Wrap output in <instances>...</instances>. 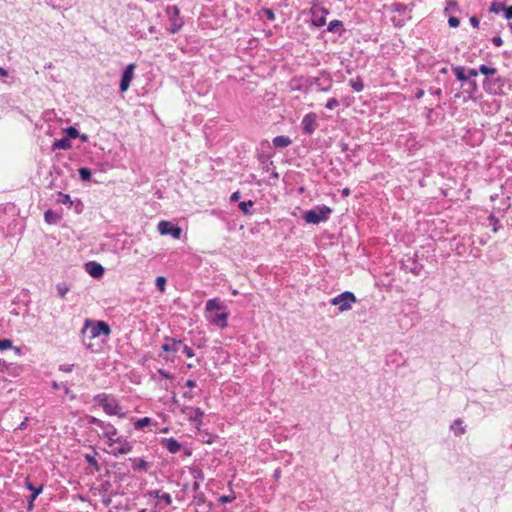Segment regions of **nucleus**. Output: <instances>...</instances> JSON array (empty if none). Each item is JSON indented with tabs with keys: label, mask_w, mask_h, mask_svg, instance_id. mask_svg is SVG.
Returning a JSON list of instances; mask_svg holds the SVG:
<instances>
[{
	"label": "nucleus",
	"mask_w": 512,
	"mask_h": 512,
	"mask_svg": "<svg viewBox=\"0 0 512 512\" xmlns=\"http://www.w3.org/2000/svg\"><path fill=\"white\" fill-rule=\"evenodd\" d=\"M503 16L507 20H512V6H507L504 10Z\"/></svg>",
	"instance_id": "51"
},
{
	"label": "nucleus",
	"mask_w": 512,
	"mask_h": 512,
	"mask_svg": "<svg viewBox=\"0 0 512 512\" xmlns=\"http://www.w3.org/2000/svg\"><path fill=\"white\" fill-rule=\"evenodd\" d=\"M134 69H135L134 64H129L124 69L122 76H121L120 86H119L120 92H126L128 90L130 83L134 77Z\"/></svg>",
	"instance_id": "11"
},
{
	"label": "nucleus",
	"mask_w": 512,
	"mask_h": 512,
	"mask_svg": "<svg viewBox=\"0 0 512 512\" xmlns=\"http://www.w3.org/2000/svg\"><path fill=\"white\" fill-rule=\"evenodd\" d=\"M205 317L210 324L220 328L228 326L229 313L219 298L209 299L205 304Z\"/></svg>",
	"instance_id": "1"
},
{
	"label": "nucleus",
	"mask_w": 512,
	"mask_h": 512,
	"mask_svg": "<svg viewBox=\"0 0 512 512\" xmlns=\"http://www.w3.org/2000/svg\"><path fill=\"white\" fill-rule=\"evenodd\" d=\"M12 347V341L10 339H0V350H6Z\"/></svg>",
	"instance_id": "45"
},
{
	"label": "nucleus",
	"mask_w": 512,
	"mask_h": 512,
	"mask_svg": "<svg viewBox=\"0 0 512 512\" xmlns=\"http://www.w3.org/2000/svg\"><path fill=\"white\" fill-rule=\"evenodd\" d=\"M507 8V6L505 5L504 2H500V1H493L490 6H489V9L488 11L491 12V13H494V14H502L504 13V10Z\"/></svg>",
	"instance_id": "24"
},
{
	"label": "nucleus",
	"mask_w": 512,
	"mask_h": 512,
	"mask_svg": "<svg viewBox=\"0 0 512 512\" xmlns=\"http://www.w3.org/2000/svg\"><path fill=\"white\" fill-rule=\"evenodd\" d=\"M82 207H83V204L80 200H76V205H75V209L78 213H80L82 211Z\"/></svg>",
	"instance_id": "62"
},
{
	"label": "nucleus",
	"mask_w": 512,
	"mask_h": 512,
	"mask_svg": "<svg viewBox=\"0 0 512 512\" xmlns=\"http://www.w3.org/2000/svg\"><path fill=\"white\" fill-rule=\"evenodd\" d=\"M111 487L112 485L109 481H104L100 484L98 490L105 495L111 493Z\"/></svg>",
	"instance_id": "41"
},
{
	"label": "nucleus",
	"mask_w": 512,
	"mask_h": 512,
	"mask_svg": "<svg viewBox=\"0 0 512 512\" xmlns=\"http://www.w3.org/2000/svg\"><path fill=\"white\" fill-rule=\"evenodd\" d=\"M281 477V470L280 468H277L274 473H273V478L274 479H279Z\"/></svg>",
	"instance_id": "64"
},
{
	"label": "nucleus",
	"mask_w": 512,
	"mask_h": 512,
	"mask_svg": "<svg viewBox=\"0 0 512 512\" xmlns=\"http://www.w3.org/2000/svg\"><path fill=\"white\" fill-rule=\"evenodd\" d=\"M58 202L59 203H62V204H71L73 205V201L71 200V197L70 195L68 194H63L61 192H59V199H58Z\"/></svg>",
	"instance_id": "43"
},
{
	"label": "nucleus",
	"mask_w": 512,
	"mask_h": 512,
	"mask_svg": "<svg viewBox=\"0 0 512 512\" xmlns=\"http://www.w3.org/2000/svg\"><path fill=\"white\" fill-rule=\"evenodd\" d=\"M470 24L475 27V28H478L479 27V24H480V21L479 19L476 17V16H472L470 18Z\"/></svg>",
	"instance_id": "57"
},
{
	"label": "nucleus",
	"mask_w": 512,
	"mask_h": 512,
	"mask_svg": "<svg viewBox=\"0 0 512 512\" xmlns=\"http://www.w3.org/2000/svg\"><path fill=\"white\" fill-rule=\"evenodd\" d=\"M488 221H489L490 225L492 226V231L494 233H497L500 229L499 219L495 215L491 214L488 217Z\"/></svg>",
	"instance_id": "33"
},
{
	"label": "nucleus",
	"mask_w": 512,
	"mask_h": 512,
	"mask_svg": "<svg viewBox=\"0 0 512 512\" xmlns=\"http://www.w3.org/2000/svg\"><path fill=\"white\" fill-rule=\"evenodd\" d=\"M182 412L188 415L189 421H191L197 428H199L203 421L204 412L200 408L185 407Z\"/></svg>",
	"instance_id": "13"
},
{
	"label": "nucleus",
	"mask_w": 512,
	"mask_h": 512,
	"mask_svg": "<svg viewBox=\"0 0 512 512\" xmlns=\"http://www.w3.org/2000/svg\"><path fill=\"white\" fill-rule=\"evenodd\" d=\"M93 401L102 407L107 415H116L120 418L125 417L122 408L115 396L107 393H99L93 397Z\"/></svg>",
	"instance_id": "2"
},
{
	"label": "nucleus",
	"mask_w": 512,
	"mask_h": 512,
	"mask_svg": "<svg viewBox=\"0 0 512 512\" xmlns=\"http://www.w3.org/2000/svg\"><path fill=\"white\" fill-rule=\"evenodd\" d=\"M312 14V24L316 27H322L326 23V16L328 14V10L324 7H313L311 9Z\"/></svg>",
	"instance_id": "12"
},
{
	"label": "nucleus",
	"mask_w": 512,
	"mask_h": 512,
	"mask_svg": "<svg viewBox=\"0 0 512 512\" xmlns=\"http://www.w3.org/2000/svg\"><path fill=\"white\" fill-rule=\"evenodd\" d=\"M29 418L25 417L24 420L18 425L17 429L25 430L28 427Z\"/></svg>",
	"instance_id": "55"
},
{
	"label": "nucleus",
	"mask_w": 512,
	"mask_h": 512,
	"mask_svg": "<svg viewBox=\"0 0 512 512\" xmlns=\"http://www.w3.org/2000/svg\"><path fill=\"white\" fill-rule=\"evenodd\" d=\"M241 197V193L240 191H235L234 193H232V195L230 196V201L231 202H237Z\"/></svg>",
	"instance_id": "56"
},
{
	"label": "nucleus",
	"mask_w": 512,
	"mask_h": 512,
	"mask_svg": "<svg viewBox=\"0 0 512 512\" xmlns=\"http://www.w3.org/2000/svg\"><path fill=\"white\" fill-rule=\"evenodd\" d=\"M235 498V493L232 491L230 495H222L219 498V502L222 504L231 503L233 500H235Z\"/></svg>",
	"instance_id": "42"
},
{
	"label": "nucleus",
	"mask_w": 512,
	"mask_h": 512,
	"mask_svg": "<svg viewBox=\"0 0 512 512\" xmlns=\"http://www.w3.org/2000/svg\"><path fill=\"white\" fill-rule=\"evenodd\" d=\"M25 488L28 489L31 492H34V490H37V487H35L30 481L26 480L24 484Z\"/></svg>",
	"instance_id": "59"
},
{
	"label": "nucleus",
	"mask_w": 512,
	"mask_h": 512,
	"mask_svg": "<svg viewBox=\"0 0 512 512\" xmlns=\"http://www.w3.org/2000/svg\"><path fill=\"white\" fill-rule=\"evenodd\" d=\"M186 386H187L188 388H195V387L197 386V383H196V381H195V380L188 379V380L186 381Z\"/></svg>",
	"instance_id": "61"
},
{
	"label": "nucleus",
	"mask_w": 512,
	"mask_h": 512,
	"mask_svg": "<svg viewBox=\"0 0 512 512\" xmlns=\"http://www.w3.org/2000/svg\"><path fill=\"white\" fill-rule=\"evenodd\" d=\"M424 93H425V92H424V90H423V89H418V90L416 91V93H415V97H416L417 99H420V98H422V97L424 96Z\"/></svg>",
	"instance_id": "63"
},
{
	"label": "nucleus",
	"mask_w": 512,
	"mask_h": 512,
	"mask_svg": "<svg viewBox=\"0 0 512 512\" xmlns=\"http://www.w3.org/2000/svg\"><path fill=\"white\" fill-rule=\"evenodd\" d=\"M338 106H339V101H338L336 98H334V97L330 98V99L326 102V104H325V107H326L327 109H329V110H333V109H335V108H336V107H338Z\"/></svg>",
	"instance_id": "44"
},
{
	"label": "nucleus",
	"mask_w": 512,
	"mask_h": 512,
	"mask_svg": "<svg viewBox=\"0 0 512 512\" xmlns=\"http://www.w3.org/2000/svg\"><path fill=\"white\" fill-rule=\"evenodd\" d=\"M129 461L133 463L132 467L135 471H147L150 466L144 459L129 458Z\"/></svg>",
	"instance_id": "20"
},
{
	"label": "nucleus",
	"mask_w": 512,
	"mask_h": 512,
	"mask_svg": "<svg viewBox=\"0 0 512 512\" xmlns=\"http://www.w3.org/2000/svg\"><path fill=\"white\" fill-rule=\"evenodd\" d=\"M272 143L276 148H286L292 143V140L288 136L280 135L273 138Z\"/></svg>",
	"instance_id": "19"
},
{
	"label": "nucleus",
	"mask_w": 512,
	"mask_h": 512,
	"mask_svg": "<svg viewBox=\"0 0 512 512\" xmlns=\"http://www.w3.org/2000/svg\"><path fill=\"white\" fill-rule=\"evenodd\" d=\"M491 41L496 47H501L503 45V40L500 36L492 37Z\"/></svg>",
	"instance_id": "52"
},
{
	"label": "nucleus",
	"mask_w": 512,
	"mask_h": 512,
	"mask_svg": "<svg viewBox=\"0 0 512 512\" xmlns=\"http://www.w3.org/2000/svg\"><path fill=\"white\" fill-rule=\"evenodd\" d=\"M158 373H159V375H161L165 379H172V375L168 371H166L164 369H159Z\"/></svg>",
	"instance_id": "54"
},
{
	"label": "nucleus",
	"mask_w": 512,
	"mask_h": 512,
	"mask_svg": "<svg viewBox=\"0 0 512 512\" xmlns=\"http://www.w3.org/2000/svg\"><path fill=\"white\" fill-rule=\"evenodd\" d=\"M317 125V115L312 112L306 114L301 121L303 132L306 135H312L315 132Z\"/></svg>",
	"instance_id": "10"
},
{
	"label": "nucleus",
	"mask_w": 512,
	"mask_h": 512,
	"mask_svg": "<svg viewBox=\"0 0 512 512\" xmlns=\"http://www.w3.org/2000/svg\"><path fill=\"white\" fill-rule=\"evenodd\" d=\"M479 72L486 76H494L497 73V69L494 67L482 64L479 66Z\"/></svg>",
	"instance_id": "31"
},
{
	"label": "nucleus",
	"mask_w": 512,
	"mask_h": 512,
	"mask_svg": "<svg viewBox=\"0 0 512 512\" xmlns=\"http://www.w3.org/2000/svg\"><path fill=\"white\" fill-rule=\"evenodd\" d=\"M263 12H264V15L266 16V18L268 20H274L275 19V14H274L272 9L266 8V9L263 10Z\"/></svg>",
	"instance_id": "49"
},
{
	"label": "nucleus",
	"mask_w": 512,
	"mask_h": 512,
	"mask_svg": "<svg viewBox=\"0 0 512 512\" xmlns=\"http://www.w3.org/2000/svg\"><path fill=\"white\" fill-rule=\"evenodd\" d=\"M448 24L452 28H457L460 24V20L455 16H450L448 19Z\"/></svg>",
	"instance_id": "46"
},
{
	"label": "nucleus",
	"mask_w": 512,
	"mask_h": 512,
	"mask_svg": "<svg viewBox=\"0 0 512 512\" xmlns=\"http://www.w3.org/2000/svg\"><path fill=\"white\" fill-rule=\"evenodd\" d=\"M429 92L433 96H438V97L441 96V94H442V90L440 88H435V89L434 88H430Z\"/></svg>",
	"instance_id": "58"
},
{
	"label": "nucleus",
	"mask_w": 512,
	"mask_h": 512,
	"mask_svg": "<svg viewBox=\"0 0 512 512\" xmlns=\"http://www.w3.org/2000/svg\"><path fill=\"white\" fill-rule=\"evenodd\" d=\"M59 297L64 298L69 291V287L64 283H59L56 286Z\"/></svg>",
	"instance_id": "40"
},
{
	"label": "nucleus",
	"mask_w": 512,
	"mask_h": 512,
	"mask_svg": "<svg viewBox=\"0 0 512 512\" xmlns=\"http://www.w3.org/2000/svg\"><path fill=\"white\" fill-rule=\"evenodd\" d=\"M161 445L171 454H176L182 449V444L175 438L162 439Z\"/></svg>",
	"instance_id": "16"
},
{
	"label": "nucleus",
	"mask_w": 512,
	"mask_h": 512,
	"mask_svg": "<svg viewBox=\"0 0 512 512\" xmlns=\"http://www.w3.org/2000/svg\"><path fill=\"white\" fill-rule=\"evenodd\" d=\"M42 491H43V485H40L37 487V490H34V492L31 493V495L28 498V505H27L28 510L33 509L34 501Z\"/></svg>",
	"instance_id": "27"
},
{
	"label": "nucleus",
	"mask_w": 512,
	"mask_h": 512,
	"mask_svg": "<svg viewBox=\"0 0 512 512\" xmlns=\"http://www.w3.org/2000/svg\"><path fill=\"white\" fill-rule=\"evenodd\" d=\"M452 71L458 81L465 84L469 80V76H467L466 68L464 66H452Z\"/></svg>",
	"instance_id": "18"
},
{
	"label": "nucleus",
	"mask_w": 512,
	"mask_h": 512,
	"mask_svg": "<svg viewBox=\"0 0 512 512\" xmlns=\"http://www.w3.org/2000/svg\"><path fill=\"white\" fill-rule=\"evenodd\" d=\"M78 172H79V177L82 181H90L91 180L92 172L89 168L81 167L78 170Z\"/></svg>",
	"instance_id": "32"
},
{
	"label": "nucleus",
	"mask_w": 512,
	"mask_h": 512,
	"mask_svg": "<svg viewBox=\"0 0 512 512\" xmlns=\"http://www.w3.org/2000/svg\"><path fill=\"white\" fill-rule=\"evenodd\" d=\"M466 72H467V76H469V79H473L474 77H476L478 75L479 68L478 69H474V68L466 69Z\"/></svg>",
	"instance_id": "50"
},
{
	"label": "nucleus",
	"mask_w": 512,
	"mask_h": 512,
	"mask_svg": "<svg viewBox=\"0 0 512 512\" xmlns=\"http://www.w3.org/2000/svg\"><path fill=\"white\" fill-rule=\"evenodd\" d=\"M147 495L151 498L157 499V505H161L162 508L170 506L172 503L171 495L169 493L162 492L161 490H150L147 492Z\"/></svg>",
	"instance_id": "15"
},
{
	"label": "nucleus",
	"mask_w": 512,
	"mask_h": 512,
	"mask_svg": "<svg viewBox=\"0 0 512 512\" xmlns=\"http://www.w3.org/2000/svg\"><path fill=\"white\" fill-rule=\"evenodd\" d=\"M332 209L326 205L316 206L303 214V219L308 224H319L329 219Z\"/></svg>",
	"instance_id": "4"
},
{
	"label": "nucleus",
	"mask_w": 512,
	"mask_h": 512,
	"mask_svg": "<svg viewBox=\"0 0 512 512\" xmlns=\"http://www.w3.org/2000/svg\"><path fill=\"white\" fill-rule=\"evenodd\" d=\"M483 86L488 93L497 95L500 93L501 87L503 86V79L501 77L486 78L483 81Z\"/></svg>",
	"instance_id": "14"
},
{
	"label": "nucleus",
	"mask_w": 512,
	"mask_h": 512,
	"mask_svg": "<svg viewBox=\"0 0 512 512\" xmlns=\"http://www.w3.org/2000/svg\"><path fill=\"white\" fill-rule=\"evenodd\" d=\"M52 388L55 389V390L63 388L64 393L66 395L70 396L71 399L75 398V396L71 393V390L69 389V387L67 386L66 383H58L56 381H53L52 382Z\"/></svg>",
	"instance_id": "30"
},
{
	"label": "nucleus",
	"mask_w": 512,
	"mask_h": 512,
	"mask_svg": "<svg viewBox=\"0 0 512 512\" xmlns=\"http://www.w3.org/2000/svg\"><path fill=\"white\" fill-rule=\"evenodd\" d=\"M507 8V6L505 5L504 2H500V1H493L490 6H489V9L488 11L491 12V13H494V14H502L504 13V10Z\"/></svg>",
	"instance_id": "23"
},
{
	"label": "nucleus",
	"mask_w": 512,
	"mask_h": 512,
	"mask_svg": "<svg viewBox=\"0 0 512 512\" xmlns=\"http://www.w3.org/2000/svg\"><path fill=\"white\" fill-rule=\"evenodd\" d=\"M25 488L28 489L31 492H34V490H37V487H35L30 481L26 480L24 484Z\"/></svg>",
	"instance_id": "60"
},
{
	"label": "nucleus",
	"mask_w": 512,
	"mask_h": 512,
	"mask_svg": "<svg viewBox=\"0 0 512 512\" xmlns=\"http://www.w3.org/2000/svg\"><path fill=\"white\" fill-rule=\"evenodd\" d=\"M89 424L95 425L99 427L100 429H106V423L94 416H91L88 420Z\"/></svg>",
	"instance_id": "39"
},
{
	"label": "nucleus",
	"mask_w": 512,
	"mask_h": 512,
	"mask_svg": "<svg viewBox=\"0 0 512 512\" xmlns=\"http://www.w3.org/2000/svg\"><path fill=\"white\" fill-rule=\"evenodd\" d=\"M349 84L355 92H361L364 89V83L361 77H356L349 80Z\"/></svg>",
	"instance_id": "26"
},
{
	"label": "nucleus",
	"mask_w": 512,
	"mask_h": 512,
	"mask_svg": "<svg viewBox=\"0 0 512 512\" xmlns=\"http://www.w3.org/2000/svg\"><path fill=\"white\" fill-rule=\"evenodd\" d=\"M52 148L54 150H67L71 148V143L68 138H61L54 141Z\"/></svg>",
	"instance_id": "22"
},
{
	"label": "nucleus",
	"mask_w": 512,
	"mask_h": 512,
	"mask_svg": "<svg viewBox=\"0 0 512 512\" xmlns=\"http://www.w3.org/2000/svg\"><path fill=\"white\" fill-rule=\"evenodd\" d=\"M108 439L109 447H111V454L113 456L128 454L132 451V444L124 437H106Z\"/></svg>",
	"instance_id": "5"
},
{
	"label": "nucleus",
	"mask_w": 512,
	"mask_h": 512,
	"mask_svg": "<svg viewBox=\"0 0 512 512\" xmlns=\"http://www.w3.org/2000/svg\"><path fill=\"white\" fill-rule=\"evenodd\" d=\"M86 271L94 278H100L104 274V268L101 264L90 261L85 264Z\"/></svg>",
	"instance_id": "17"
},
{
	"label": "nucleus",
	"mask_w": 512,
	"mask_h": 512,
	"mask_svg": "<svg viewBox=\"0 0 512 512\" xmlns=\"http://www.w3.org/2000/svg\"><path fill=\"white\" fill-rule=\"evenodd\" d=\"M65 132H66V135H67L66 138H68L69 140L70 139H75L78 136H80L79 131L75 127H72V126L66 128Z\"/></svg>",
	"instance_id": "38"
},
{
	"label": "nucleus",
	"mask_w": 512,
	"mask_h": 512,
	"mask_svg": "<svg viewBox=\"0 0 512 512\" xmlns=\"http://www.w3.org/2000/svg\"><path fill=\"white\" fill-rule=\"evenodd\" d=\"M166 13L169 16L170 26L168 28L169 32L172 34H176L180 31L183 26V21L180 18V10L177 6H167Z\"/></svg>",
	"instance_id": "8"
},
{
	"label": "nucleus",
	"mask_w": 512,
	"mask_h": 512,
	"mask_svg": "<svg viewBox=\"0 0 512 512\" xmlns=\"http://www.w3.org/2000/svg\"><path fill=\"white\" fill-rule=\"evenodd\" d=\"M152 422L153 421L150 417L140 418L134 423V429L137 431H141L145 427L150 426Z\"/></svg>",
	"instance_id": "25"
},
{
	"label": "nucleus",
	"mask_w": 512,
	"mask_h": 512,
	"mask_svg": "<svg viewBox=\"0 0 512 512\" xmlns=\"http://www.w3.org/2000/svg\"><path fill=\"white\" fill-rule=\"evenodd\" d=\"M343 27V23L340 20H333L328 24L327 30L329 32H337Z\"/></svg>",
	"instance_id": "35"
},
{
	"label": "nucleus",
	"mask_w": 512,
	"mask_h": 512,
	"mask_svg": "<svg viewBox=\"0 0 512 512\" xmlns=\"http://www.w3.org/2000/svg\"><path fill=\"white\" fill-rule=\"evenodd\" d=\"M254 205V202L252 200H248V201H243V202H240L238 207L240 209V211L245 214V215H250L252 214L250 208Z\"/></svg>",
	"instance_id": "29"
},
{
	"label": "nucleus",
	"mask_w": 512,
	"mask_h": 512,
	"mask_svg": "<svg viewBox=\"0 0 512 512\" xmlns=\"http://www.w3.org/2000/svg\"><path fill=\"white\" fill-rule=\"evenodd\" d=\"M110 333V326L105 321L102 320L94 321L91 319H86L84 327L82 329L83 336L85 337L86 335H88L90 339H94L102 335L109 336Z\"/></svg>",
	"instance_id": "3"
},
{
	"label": "nucleus",
	"mask_w": 512,
	"mask_h": 512,
	"mask_svg": "<svg viewBox=\"0 0 512 512\" xmlns=\"http://www.w3.org/2000/svg\"><path fill=\"white\" fill-rule=\"evenodd\" d=\"M73 368H74V364H61L59 366V370L62 372H65V373L72 372Z\"/></svg>",
	"instance_id": "47"
},
{
	"label": "nucleus",
	"mask_w": 512,
	"mask_h": 512,
	"mask_svg": "<svg viewBox=\"0 0 512 512\" xmlns=\"http://www.w3.org/2000/svg\"><path fill=\"white\" fill-rule=\"evenodd\" d=\"M104 430V436L105 437H112L116 436L118 434L117 429L110 423H106V429Z\"/></svg>",
	"instance_id": "36"
},
{
	"label": "nucleus",
	"mask_w": 512,
	"mask_h": 512,
	"mask_svg": "<svg viewBox=\"0 0 512 512\" xmlns=\"http://www.w3.org/2000/svg\"><path fill=\"white\" fill-rule=\"evenodd\" d=\"M158 231L161 235H171L174 239H179L182 234L180 227L164 220L159 222Z\"/></svg>",
	"instance_id": "9"
},
{
	"label": "nucleus",
	"mask_w": 512,
	"mask_h": 512,
	"mask_svg": "<svg viewBox=\"0 0 512 512\" xmlns=\"http://www.w3.org/2000/svg\"><path fill=\"white\" fill-rule=\"evenodd\" d=\"M161 349L165 352L177 353L180 349L188 357L192 358L195 354L194 351L181 340L166 337L165 342L162 344Z\"/></svg>",
	"instance_id": "6"
},
{
	"label": "nucleus",
	"mask_w": 512,
	"mask_h": 512,
	"mask_svg": "<svg viewBox=\"0 0 512 512\" xmlns=\"http://www.w3.org/2000/svg\"><path fill=\"white\" fill-rule=\"evenodd\" d=\"M413 265L411 267H407L406 265H403V268L408 269L410 273L418 276L423 268V266L416 261L413 260Z\"/></svg>",
	"instance_id": "34"
},
{
	"label": "nucleus",
	"mask_w": 512,
	"mask_h": 512,
	"mask_svg": "<svg viewBox=\"0 0 512 512\" xmlns=\"http://www.w3.org/2000/svg\"><path fill=\"white\" fill-rule=\"evenodd\" d=\"M167 280L164 276H158L156 278L155 284L159 291L164 292L166 287Z\"/></svg>",
	"instance_id": "37"
},
{
	"label": "nucleus",
	"mask_w": 512,
	"mask_h": 512,
	"mask_svg": "<svg viewBox=\"0 0 512 512\" xmlns=\"http://www.w3.org/2000/svg\"><path fill=\"white\" fill-rule=\"evenodd\" d=\"M464 85H466L465 92L470 96L478 91V85L475 79H469Z\"/></svg>",
	"instance_id": "28"
},
{
	"label": "nucleus",
	"mask_w": 512,
	"mask_h": 512,
	"mask_svg": "<svg viewBox=\"0 0 512 512\" xmlns=\"http://www.w3.org/2000/svg\"><path fill=\"white\" fill-rule=\"evenodd\" d=\"M112 502V498H111V495L109 494H105L103 495L102 497V504L106 507H108Z\"/></svg>",
	"instance_id": "53"
},
{
	"label": "nucleus",
	"mask_w": 512,
	"mask_h": 512,
	"mask_svg": "<svg viewBox=\"0 0 512 512\" xmlns=\"http://www.w3.org/2000/svg\"><path fill=\"white\" fill-rule=\"evenodd\" d=\"M61 219V216L55 211L48 209L44 213V220L48 224H57Z\"/></svg>",
	"instance_id": "21"
},
{
	"label": "nucleus",
	"mask_w": 512,
	"mask_h": 512,
	"mask_svg": "<svg viewBox=\"0 0 512 512\" xmlns=\"http://www.w3.org/2000/svg\"><path fill=\"white\" fill-rule=\"evenodd\" d=\"M85 459H86V461L88 462L89 465L98 468V462H97V460H96V458L94 456L87 454L85 456Z\"/></svg>",
	"instance_id": "48"
},
{
	"label": "nucleus",
	"mask_w": 512,
	"mask_h": 512,
	"mask_svg": "<svg viewBox=\"0 0 512 512\" xmlns=\"http://www.w3.org/2000/svg\"><path fill=\"white\" fill-rule=\"evenodd\" d=\"M356 301L357 299L354 293L350 291H345L337 295L336 297L332 298L330 302L332 305L338 306L340 312H344L350 310L352 304L355 303Z\"/></svg>",
	"instance_id": "7"
}]
</instances>
